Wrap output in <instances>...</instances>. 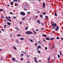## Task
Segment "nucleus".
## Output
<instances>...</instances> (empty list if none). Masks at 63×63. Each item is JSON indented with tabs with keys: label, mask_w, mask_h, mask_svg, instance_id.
Masks as SVG:
<instances>
[{
	"label": "nucleus",
	"mask_w": 63,
	"mask_h": 63,
	"mask_svg": "<svg viewBox=\"0 0 63 63\" xmlns=\"http://www.w3.org/2000/svg\"><path fill=\"white\" fill-rule=\"evenodd\" d=\"M43 15H46V12H44L43 13Z\"/></svg>",
	"instance_id": "c85d7f7f"
},
{
	"label": "nucleus",
	"mask_w": 63,
	"mask_h": 63,
	"mask_svg": "<svg viewBox=\"0 0 63 63\" xmlns=\"http://www.w3.org/2000/svg\"><path fill=\"white\" fill-rule=\"evenodd\" d=\"M48 17V16H45V18H47Z\"/></svg>",
	"instance_id": "4c0bfd02"
},
{
	"label": "nucleus",
	"mask_w": 63,
	"mask_h": 63,
	"mask_svg": "<svg viewBox=\"0 0 63 63\" xmlns=\"http://www.w3.org/2000/svg\"><path fill=\"white\" fill-rule=\"evenodd\" d=\"M16 30H17L18 31H19V30L18 29V27H16Z\"/></svg>",
	"instance_id": "f3484780"
},
{
	"label": "nucleus",
	"mask_w": 63,
	"mask_h": 63,
	"mask_svg": "<svg viewBox=\"0 0 63 63\" xmlns=\"http://www.w3.org/2000/svg\"><path fill=\"white\" fill-rule=\"evenodd\" d=\"M54 46L53 47H52V48L53 49V48H54Z\"/></svg>",
	"instance_id": "5fc2aeb1"
},
{
	"label": "nucleus",
	"mask_w": 63,
	"mask_h": 63,
	"mask_svg": "<svg viewBox=\"0 0 63 63\" xmlns=\"http://www.w3.org/2000/svg\"><path fill=\"white\" fill-rule=\"evenodd\" d=\"M40 16L41 18H42V17H43V16L42 15H40Z\"/></svg>",
	"instance_id": "aec40b11"
},
{
	"label": "nucleus",
	"mask_w": 63,
	"mask_h": 63,
	"mask_svg": "<svg viewBox=\"0 0 63 63\" xmlns=\"http://www.w3.org/2000/svg\"><path fill=\"white\" fill-rule=\"evenodd\" d=\"M24 10H25V11H27V9H25L24 8Z\"/></svg>",
	"instance_id": "de8ad7c7"
},
{
	"label": "nucleus",
	"mask_w": 63,
	"mask_h": 63,
	"mask_svg": "<svg viewBox=\"0 0 63 63\" xmlns=\"http://www.w3.org/2000/svg\"><path fill=\"white\" fill-rule=\"evenodd\" d=\"M60 55H62V53H61V51H60Z\"/></svg>",
	"instance_id": "4be33fe9"
},
{
	"label": "nucleus",
	"mask_w": 63,
	"mask_h": 63,
	"mask_svg": "<svg viewBox=\"0 0 63 63\" xmlns=\"http://www.w3.org/2000/svg\"><path fill=\"white\" fill-rule=\"evenodd\" d=\"M29 40H30V41L31 42H33V40H32L30 39H29Z\"/></svg>",
	"instance_id": "6ab92c4d"
},
{
	"label": "nucleus",
	"mask_w": 63,
	"mask_h": 63,
	"mask_svg": "<svg viewBox=\"0 0 63 63\" xmlns=\"http://www.w3.org/2000/svg\"><path fill=\"white\" fill-rule=\"evenodd\" d=\"M15 6H17V4H15Z\"/></svg>",
	"instance_id": "09e8293b"
},
{
	"label": "nucleus",
	"mask_w": 63,
	"mask_h": 63,
	"mask_svg": "<svg viewBox=\"0 0 63 63\" xmlns=\"http://www.w3.org/2000/svg\"><path fill=\"white\" fill-rule=\"evenodd\" d=\"M49 60H50V57L48 58V61H49Z\"/></svg>",
	"instance_id": "b1692460"
},
{
	"label": "nucleus",
	"mask_w": 63,
	"mask_h": 63,
	"mask_svg": "<svg viewBox=\"0 0 63 63\" xmlns=\"http://www.w3.org/2000/svg\"><path fill=\"white\" fill-rule=\"evenodd\" d=\"M4 21H5V22H6V19H4Z\"/></svg>",
	"instance_id": "bf43d9fd"
},
{
	"label": "nucleus",
	"mask_w": 63,
	"mask_h": 63,
	"mask_svg": "<svg viewBox=\"0 0 63 63\" xmlns=\"http://www.w3.org/2000/svg\"><path fill=\"white\" fill-rule=\"evenodd\" d=\"M61 40H63V38H61Z\"/></svg>",
	"instance_id": "052dcab7"
},
{
	"label": "nucleus",
	"mask_w": 63,
	"mask_h": 63,
	"mask_svg": "<svg viewBox=\"0 0 63 63\" xmlns=\"http://www.w3.org/2000/svg\"><path fill=\"white\" fill-rule=\"evenodd\" d=\"M20 15H22L23 16H25V13L23 12H21L20 13Z\"/></svg>",
	"instance_id": "7ed1b4c3"
},
{
	"label": "nucleus",
	"mask_w": 63,
	"mask_h": 63,
	"mask_svg": "<svg viewBox=\"0 0 63 63\" xmlns=\"http://www.w3.org/2000/svg\"><path fill=\"white\" fill-rule=\"evenodd\" d=\"M7 6H8V7H9L10 6V5H9V4H8L7 5Z\"/></svg>",
	"instance_id": "864d4df0"
},
{
	"label": "nucleus",
	"mask_w": 63,
	"mask_h": 63,
	"mask_svg": "<svg viewBox=\"0 0 63 63\" xmlns=\"http://www.w3.org/2000/svg\"><path fill=\"white\" fill-rule=\"evenodd\" d=\"M28 29V27H27L26 28H25V30H27V29Z\"/></svg>",
	"instance_id": "c756f323"
},
{
	"label": "nucleus",
	"mask_w": 63,
	"mask_h": 63,
	"mask_svg": "<svg viewBox=\"0 0 63 63\" xmlns=\"http://www.w3.org/2000/svg\"><path fill=\"white\" fill-rule=\"evenodd\" d=\"M20 56L21 57H22V56H23V54H20Z\"/></svg>",
	"instance_id": "ddd939ff"
},
{
	"label": "nucleus",
	"mask_w": 63,
	"mask_h": 63,
	"mask_svg": "<svg viewBox=\"0 0 63 63\" xmlns=\"http://www.w3.org/2000/svg\"><path fill=\"white\" fill-rule=\"evenodd\" d=\"M42 5H43V8H45V6H46V4L45 3V2H43L42 4Z\"/></svg>",
	"instance_id": "39448f33"
},
{
	"label": "nucleus",
	"mask_w": 63,
	"mask_h": 63,
	"mask_svg": "<svg viewBox=\"0 0 63 63\" xmlns=\"http://www.w3.org/2000/svg\"><path fill=\"white\" fill-rule=\"evenodd\" d=\"M25 19V18L24 17L22 19V20H24V19Z\"/></svg>",
	"instance_id": "5701e85b"
},
{
	"label": "nucleus",
	"mask_w": 63,
	"mask_h": 63,
	"mask_svg": "<svg viewBox=\"0 0 63 63\" xmlns=\"http://www.w3.org/2000/svg\"><path fill=\"white\" fill-rule=\"evenodd\" d=\"M6 19H7V20L8 19V18L7 17H6Z\"/></svg>",
	"instance_id": "58836bf2"
},
{
	"label": "nucleus",
	"mask_w": 63,
	"mask_h": 63,
	"mask_svg": "<svg viewBox=\"0 0 63 63\" xmlns=\"http://www.w3.org/2000/svg\"><path fill=\"white\" fill-rule=\"evenodd\" d=\"M13 47H14V49H15V50H16L17 49L16 48V47H15L14 46H13Z\"/></svg>",
	"instance_id": "9d476101"
},
{
	"label": "nucleus",
	"mask_w": 63,
	"mask_h": 63,
	"mask_svg": "<svg viewBox=\"0 0 63 63\" xmlns=\"http://www.w3.org/2000/svg\"><path fill=\"white\" fill-rule=\"evenodd\" d=\"M41 48V46H39L38 47H37V49H39V48Z\"/></svg>",
	"instance_id": "0eeeda50"
},
{
	"label": "nucleus",
	"mask_w": 63,
	"mask_h": 63,
	"mask_svg": "<svg viewBox=\"0 0 63 63\" xmlns=\"http://www.w3.org/2000/svg\"><path fill=\"white\" fill-rule=\"evenodd\" d=\"M38 53H41V51H40L39 50L38 51Z\"/></svg>",
	"instance_id": "bb28decb"
},
{
	"label": "nucleus",
	"mask_w": 63,
	"mask_h": 63,
	"mask_svg": "<svg viewBox=\"0 0 63 63\" xmlns=\"http://www.w3.org/2000/svg\"><path fill=\"white\" fill-rule=\"evenodd\" d=\"M23 53H25V54H26V53L25 52H23Z\"/></svg>",
	"instance_id": "e2e57ef3"
},
{
	"label": "nucleus",
	"mask_w": 63,
	"mask_h": 63,
	"mask_svg": "<svg viewBox=\"0 0 63 63\" xmlns=\"http://www.w3.org/2000/svg\"><path fill=\"white\" fill-rule=\"evenodd\" d=\"M45 49H46V50H47V47H45Z\"/></svg>",
	"instance_id": "2f4dec72"
},
{
	"label": "nucleus",
	"mask_w": 63,
	"mask_h": 63,
	"mask_svg": "<svg viewBox=\"0 0 63 63\" xmlns=\"http://www.w3.org/2000/svg\"><path fill=\"white\" fill-rule=\"evenodd\" d=\"M14 4V2H11L10 3V4L11 5H13Z\"/></svg>",
	"instance_id": "f8f14e48"
},
{
	"label": "nucleus",
	"mask_w": 63,
	"mask_h": 63,
	"mask_svg": "<svg viewBox=\"0 0 63 63\" xmlns=\"http://www.w3.org/2000/svg\"><path fill=\"white\" fill-rule=\"evenodd\" d=\"M10 36L11 37H12V35H10Z\"/></svg>",
	"instance_id": "603ef678"
},
{
	"label": "nucleus",
	"mask_w": 63,
	"mask_h": 63,
	"mask_svg": "<svg viewBox=\"0 0 63 63\" xmlns=\"http://www.w3.org/2000/svg\"><path fill=\"white\" fill-rule=\"evenodd\" d=\"M57 56L59 58L60 57V55H58Z\"/></svg>",
	"instance_id": "412c9836"
},
{
	"label": "nucleus",
	"mask_w": 63,
	"mask_h": 63,
	"mask_svg": "<svg viewBox=\"0 0 63 63\" xmlns=\"http://www.w3.org/2000/svg\"><path fill=\"white\" fill-rule=\"evenodd\" d=\"M49 45L51 46V45L50 44V42H49Z\"/></svg>",
	"instance_id": "37998d69"
},
{
	"label": "nucleus",
	"mask_w": 63,
	"mask_h": 63,
	"mask_svg": "<svg viewBox=\"0 0 63 63\" xmlns=\"http://www.w3.org/2000/svg\"><path fill=\"white\" fill-rule=\"evenodd\" d=\"M12 60L13 61H16V59H15L14 58H12Z\"/></svg>",
	"instance_id": "9b49d317"
},
{
	"label": "nucleus",
	"mask_w": 63,
	"mask_h": 63,
	"mask_svg": "<svg viewBox=\"0 0 63 63\" xmlns=\"http://www.w3.org/2000/svg\"><path fill=\"white\" fill-rule=\"evenodd\" d=\"M54 15L56 16H57V14H56L55 12V13Z\"/></svg>",
	"instance_id": "2eb2a0df"
},
{
	"label": "nucleus",
	"mask_w": 63,
	"mask_h": 63,
	"mask_svg": "<svg viewBox=\"0 0 63 63\" xmlns=\"http://www.w3.org/2000/svg\"><path fill=\"white\" fill-rule=\"evenodd\" d=\"M15 2H17V0H15Z\"/></svg>",
	"instance_id": "0e129e2a"
},
{
	"label": "nucleus",
	"mask_w": 63,
	"mask_h": 63,
	"mask_svg": "<svg viewBox=\"0 0 63 63\" xmlns=\"http://www.w3.org/2000/svg\"><path fill=\"white\" fill-rule=\"evenodd\" d=\"M1 30L2 31H5V30L4 29H1Z\"/></svg>",
	"instance_id": "a18cd8bd"
},
{
	"label": "nucleus",
	"mask_w": 63,
	"mask_h": 63,
	"mask_svg": "<svg viewBox=\"0 0 63 63\" xmlns=\"http://www.w3.org/2000/svg\"><path fill=\"white\" fill-rule=\"evenodd\" d=\"M27 57H29V55H27Z\"/></svg>",
	"instance_id": "8fccbe9b"
},
{
	"label": "nucleus",
	"mask_w": 63,
	"mask_h": 63,
	"mask_svg": "<svg viewBox=\"0 0 63 63\" xmlns=\"http://www.w3.org/2000/svg\"><path fill=\"white\" fill-rule=\"evenodd\" d=\"M21 60L23 61V58H21Z\"/></svg>",
	"instance_id": "c9c22d12"
},
{
	"label": "nucleus",
	"mask_w": 63,
	"mask_h": 63,
	"mask_svg": "<svg viewBox=\"0 0 63 63\" xmlns=\"http://www.w3.org/2000/svg\"><path fill=\"white\" fill-rule=\"evenodd\" d=\"M7 20H8V21H10V22H11V20H10V19H8Z\"/></svg>",
	"instance_id": "a878e982"
},
{
	"label": "nucleus",
	"mask_w": 63,
	"mask_h": 63,
	"mask_svg": "<svg viewBox=\"0 0 63 63\" xmlns=\"http://www.w3.org/2000/svg\"><path fill=\"white\" fill-rule=\"evenodd\" d=\"M25 6H28V5H27V4H25Z\"/></svg>",
	"instance_id": "ea45409f"
},
{
	"label": "nucleus",
	"mask_w": 63,
	"mask_h": 63,
	"mask_svg": "<svg viewBox=\"0 0 63 63\" xmlns=\"http://www.w3.org/2000/svg\"><path fill=\"white\" fill-rule=\"evenodd\" d=\"M3 11V9H0V11L1 12V11Z\"/></svg>",
	"instance_id": "72a5a7b5"
},
{
	"label": "nucleus",
	"mask_w": 63,
	"mask_h": 63,
	"mask_svg": "<svg viewBox=\"0 0 63 63\" xmlns=\"http://www.w3.org/2000/svg\"><path fill=\"white\" fill-rule=\"evenodd\" d=\"M37 43H36L35 45V46H37Z\"/></svg>",
	"instance_id": "f704fd0d"
},
{
	"label": "nucleus",
	"mask_w": 63,
	"mask_h": 63,
	"mask_svg": "<svg viewBox=\"0 0 63 63\" xmlns=\"http://www.w3.org/2000/svg\"><path fill=\"white\" fill-rule=\"evenodd\" d=\"M13 18H16V17H14Z\"/></svg>",
	"instance_id": "4d7b16f0"
},
{
	"label": "nucleus",
	"mask_w": 63,
	"mask_h": 63,
	"mask_svg": "<svg viewBox=\"0 0 63 63\" xmlns=\"http://www.w3.org/2000/svg\"><path fill=\"white\" fill-rule=\"evenodd\" d=\"M38 44H40L41 43H40V42H39V41H38Z\"/></svg>",
	"instance_id": "13d9d810"
},
{
	"label": "nucleus",
	"mask_w": 63,
	"mask_h": 63,
	"mask_svg": "<svg viewBox=\"0 0 63 63\" xmlns=\"http://www.w3.org/2000/svg\"><path fill=\"white\" fill-rule=\"evenodd\" d=\"M17 36H20V34H19L17 35Z\"/></svg>",
	"instance_id": "473e14b6"
},
{
	"label": "nucleus",
	"mask_w": 63,
	"mask_h": 63,
	"mask_svg": "<svg viewBox=\"0 0 63 63\" xmlns=\"http://www.w3.org/2000/svg\"><path fill=\"white\" fill-rule=\"evenodd\" d=\"M13 2H15V0H13Z\"/></svg>",
	"instance_id": "6e6d98bb"
},
{
	"label": "nucleus",
	"mask_w": 63,
	"mask_h": 63,
	"mask_svg": "<svg viewBox=\"0 0 63 63\" xmlns=\"http://www.w3.org/2000/svg\"><path fill=\"white\" fill-rule=\"evenodd\" d=\"M54 38H51L50 39V40H54Z\"/></svg>",
	"instance_id": "dca6fc26"
},
{
	"label": "nucleus",
	"mask_w": 63,
	"mask_h": 63,
	"mask_svg": "<svg viewBox=\"0 0 63 63\" xmlns=\"http://www.w3.org/2000/svg\"><path fill=\"white\" fill-rule=\"evenodd\" d=\"M7 24H11V23L10 22H8Z\"/></svg>",
	"instance_id": "774afa93"
},
{
	"label": "nucleus",
	"mask_w": 63,
	"mask_h": 63,
	"mask_svg": "<svg viewBox=\"0 0 63 63\" xmlns=\"http://www.w3.org/2000/svg\"><path fill=\"white\" fill-rule=\"evenodd\" d=\"M54 28H55V27H53L52 28V29H54Z\"/></svg>",
	"instance_id": "c03bdc74"
},
{
	"label": "nucleus",
	"mask_w": 63,
	"mask_h": 63,
	"mask_svg": "<svg viewBox=\"0 0 63 63\" xmlns=\"http://www.w3.org/2000/svg\"><path fill=\"white\" fill-rule=\"evenodd\" d=\"M8 18H9V19H11V17H10V16H9Z\"/></svg>",
	"instance_id": "79ce46f5"
},
{
	"label": "nucleus",
	"mask_w": 63,
	"mask_h": 63,
	"mask_svg": "<svg viewBox=\"0 0 63 63\" xmlns=\"http://www.w3.org/2000/svg\"><path fill=\"white\" fill-rule=\"evenodd\" d=\"M56 39H58V40H59V37H58L56 38Z\"/></svg>",
	"instance_id": "cd10ccee"
},
{
	"label": "nucleus",
	"mask_w": 63,
	"mask_h": 63,
	"mask_svg": "<svg viewBox=\"0 0 63 63\" xmlns=\"http://www.w3.org/2000/svg\"><path fill=\"white\" fill-rule=\"evenodd\" d=\"M37 22H38V23L39 24H40V22H39V20H37Z\"/></svg>",
	"instance_id": "a211bd4d"
},
{
	"label": "nucleus",
	"mask_w": 63,
	"mask_h": 63,
	"mask_svg": "<svg viewBox=\"0 0 63 63\" xmlns=\"http://www.w3.org/2000/svg\"><path fill=\"white\" fill-rule=\"evenodd\" d=\"M25 33L28 35H31L32 34V32L31 31H27L25 32Z\"/></svg>",
	"instance_id": "f257e3e1"
},
{
	"label": "nucleus",
	"mask_w": 63,
	"mask_h": 63,
	"mask_svg": "<svg viewBox=\"0 0 63 63\" xmlns=\"http://www.w3.org/2000/svg\"><path fill=\"white\" fill-rule=\"evenodd\" d=\"M34 34H36V32L35 31H33Z\"/></svg>",
	"instance_id": "393cba45"
},
{
	"label": "nucleus",
	"mask_w": 63,
	"mask_h": 63,
	"mask_svg": "<svg viewBox=\"0 0 63 63\" xmlns=\"http://www.w3.org/2000/svg\"><path fill=\"white\" fill-rule=\"evenodd\" d=\"M10 14H11V15H13V13L12 12H10Z\"/></svg>",
	"instance_id": "7c9ffc66"
},
{
	"label": "nucleus",
	"mask_w": 63,
	"mask_h": 63,
	"mask_svg": "<svg viewBox=\"0 0 63 63\" xmlns=\"http://www.w3.org/2000/svg\"><path fill=\"white\" fill-rule=\"evenodd\" d=\"M46 39L47 40H48V41L50 40V39L49 38H46Z\"/></svg>",
	"instance_id": "6e6552de"
},
{
	"label": "nucleus",
	"mask_w": 63,
	"mask_h": 63,
	"mask_svg": "<svg viewBox=\"0 0 63 63\" xmlns=\"http://www.w3.org/2000/svg\"><path fill=\"white\" fill-rule=\"evenodd\" d=\"M22 23V22H21L20 23V24H21V23Z\"/></svg>",
	"instance_id": "338daca9"
},
{
	"label": "nucleus",
	"mask_w": 63,
	"mask_h": 63,
	"mask_svg": "<svg viewBox=\"0 0 63 63\" xmlns=\"http://www.w3.org/2000/svg\"><path fill=\"white\" fill-rule=\"evenodd\" d=\"M41 29H42V30H43L44 29V28H42Z\"/></svg>",
	"instance_id": "680f3d73"
},
{
	"label": "nucleus",
	"mask_w": 63,
	"mask_h": 63,
	"mask_svg": "<svg viewBox=\"0 0 63 63\" xmlns=\"http://www.w3.org/2000/svg\"><path fill=\"white\" fill-rule=\"evenodd\" d=\"M55 30L56 31H58V30H59V26H57V27L55 28Z\"/></svg>",
	"instance_id": "f03ea898"
},
{
	"label": "nucleus",
	"mask_w": 63,
	"mask_h": 63,
	"mask_svg": "<svg viewBox=\"0 0 63 63\" xmlns=\"http://www.w3.org/2000/svg\"><path fill=\"white\" fill-rule=\"evenodd\" d=\"M52 26H54V27H55L56 26H57V24H52Z\"/></svg>",
	"instance_id": "20e7f679"
},
{
	"label": "nucleus",
	"mask_w": 63,
	"mask_h": 63,
	"mask_svg": "<svg viewBox=\"0 0 63 63\" xmlns=\"http://www.w3.org/2000/svg\"><path fill=\"white\" fill-rule=\"evenodd\" d=\"M34 61L36 63H37V59L36 57H34Z\"/></svg>",
	"instance_id": "423d86ee"
},
{
	"label": "nucleus",
	"mask_w": 63,
	"mask_h": 63,
	"mask_svg": "<svg viewBox=\"0 0 63 63\" xmlns=\"http://www.w3.org/2000/svg\"><path fill=\"white\" fill-rule=\"evenodd\" d=\"M20 40H24V38H20Z\"/></svg>",
	"instance_id": "4468645a"
},
{
	"label": "nucleus",
	"mask_w": 63,
	"mask_h": 63,
	"mask_svg": "<svg viewBox=\"0 0 63 63\" xmlns=\"http://www.w3.org/2000/svg\"><path fill=\"white\" fill-rule=\"evenodd\" d=\"M40 13V12L39 11H38L37 12V13Z\"/></svg>",
	"instance_id": "e433bc0d"
},
{
	"label": "nucleus",
	"mask_w": 63,
	"mask_h": 63,
	"mask_svg": "<svg viewBox=\"0 0 63 63\" xmlns=\"http://www.w3.org/2000/svg\"><path fill=\"white\" fill-rule=\"evenodd\" d=\"M27 13L28 14H30V12H27Z\"/></svg>",
	"instance_id": "a19ab883"
},
{
	"label": "nucleus",
	"mask_w": 63,
	"mask_h": 63,
	"mask_svg": "<svg viewBox=\"0 0 63 63\" xmlns=\"http://www.w3.org/2000/svg\"><path fill=\"white\" fill-rule=\"evenodd\" d=\"M6 26H7V25H5L4 26V27L5 28H6Z\"/></svg>",
	"instance_id": "49530a36"
},
{
	"label": "nucleus",
	"mask_w": 63,
	"mask_h": 63,
	"mask_svg": "<svg viewBox=\"0 0 63 63\" xmlns=\"http://www.w3.org/2000/svg\"><path fill=\"white\" fill-rule=\"evenodd\" d=\"M42 36H43V37H47V35H46V34H44L42 35Z\"/></svg>",
	"instance_id": "1a4fd4ad"
},
{
	"label": "nucleus",
	"mask_w": 63,
	"mask_h": 63,
	"mask_svg": "<svg viewBox=\"0 0 63 63\" xmlns=\"http://www.w3.org/2000/svg\"><path fill=\"white\" fill-rule=\"evenodd\" d=\"M52 24H56V23H54V22H53V23H52Z\"/></svg>",
	"instance_id": "69168bd1"
},
{
	"label": "nucleus",
	"mask_w": 63,
	"mask_h": 63,
	"mask_svg": "<svg viewBox=\"0 0 63 63\" xmlns=\"http://www.w3.org/2000/svg\"><path fill=\"white\" fill-rule=\"evenodd\" d=\"M43 40L44 42H45V41H46V40L44 39H43Z\"/></svg>",
	"instance_id": "3c124183"
}]
</instances>
